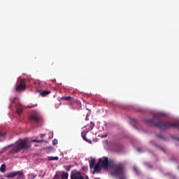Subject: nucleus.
I'll list each match as a JSON object with an SVG mask.
<instances>
[{"mask_svg":"<svg viewBox=\"0 0 179 179\" xmlns=\"http://www.w3.org/2000/svg\"><path fill=\"white\" fill-rule=\"evenodd\" d=\"M145 122L147 124L157 127L159 129H170V128H179V122H171L166 120H160V117L155 115L152 119L147 118L145 119Z\"/></svg>","mask_w":179,"mask_h":179,"instance_id":"obj_1","label":"nucleus"},{"mask_svg":"<svg viewBox=\"0 0 179 179\" xmlns=\"http://www.w3.org/2000/svg\"><path fill=\"white\" fill-rule=\"evenodd\" d=\"M30 148V145L27 143V141L20 139L17 141L11 150H10V155H15L19 153L21 150H27Z\"/></svg>","mask_w":179,"mask_h":179,"instance_id":"obj_2","label":"nucleus"},{"mask_svg":"<svg viewBox=\"0 0 179 179\" xmlns=\"http://www.w3.org/2000/svg\"><path fill=\"white\" fill-rule=\"evenodd\" d=\"M125 174V166L124 164L120 163L117 164H113V176L114 177H119V179H125L124 176Z\"/></svg>","mask_w":179,"mask_h":179,"instance_id":"obj_3","label":"nucleus"},{"mask_svg":"<svg viewBox=\"0 0 179 179\" xmlns=\"http://www.w3.org/2000/svg\"><path fill=\"white\" fill-rule=\"evenodd\" d=\"M111 160H108V157H103L99 159L98 164L101 165V167H103L104 170H108V166H110V163Z\"/></svg>","mask_w":179,"mask_h":179,"instance_id":"obj_4","label":"nucleus"},{"mask_svg":"<svg viewBox=\"0 0 179 179\" xmlns=\"http://www.w3.org/2000/svg\"><path fill=\"white\" fill-rule=\"evenodd\" d=\"M29 120L30 121H34V122L38 124V122L43 121V117L38 114H34L30 116Z\"/></svg>","mask_w":179,"mask_h":179,"instance_id":"obj_5","label":"nucleus"},{"mask_svg":"<svg viewBox=\"0 0 179 179\" xmlns=\"http://www.w3.org/2000/svg\"><path fill=\"white\" fill-rule=\"evenodd\" d=\"M17 176V178H23V172L22 171H15L11 172L7 175V178H13V177Z\"/></svg>","mask_w":179,"mask_h":179,"instance_id":"obj_6","label":"nucleus"},{"mask_svg":"<svg viewBox=\"0 0 179 179\" xmlns=\"http://www.w3.org/2000/svg\"><path fill=\"white\" fill-rule=\"evenodd\" d=\"M26 89V81L24 79H20V84L16 87L17 92H22Z\"/></svg>","mask_w":179,"mask_h":179,"instance_id":"obj_7","label":"nucleus"},{"mask_svg":"<svg viewBox=\"0 0 179 179\" xmlns=\"http://www.w3.org/2000/svg\"><path fill=\"white\" fill-rule=\"evenodd\" d=\"M71 179H85V178L82 176L80 172L74 171L71 174Z\"/></svg>","mask_w":179,"mask_h":179,"instance_id":"obj_8","label":"nucleus"},{"mask_svg":"<svg viewBox=\"0 0 179 179\" xmlns=\"http://www.w3.org/2000/svg\"><path fill=\"white\" fill-rule=\"evenodd\" d=\"M90 131V130L88 129V130H87V131H82V132H81V136H82L83 139L84 141H85V142H87L88 143H92V141L90 140V139H88L87 138H86V135L87 134V133H89Z\"/></svg>","mask_w":179,"mask_h":179,"instance_id":"obj_9","label":"nucleus"},{"mask_svg":"<svg viewBox=\"0 0 179 179\" xmlns=\"http://www.w3.org/2000/svg\"><path fill=\"white\" fill-rule=\"evenodd\" d=\"M123 149L124 147L121 145H113V150H115V152H117V153L122 152Z\"/></svg>","mask_w":179,"mask_h":179,"instance_id":"obj_10","label":"nucleus"},{"mask_svg":"<svg viewBox=\"0 0 179 179\" xmlns=\"http://www.w3.org/2000/svg\"><path fill=\"white\" fill-rule=\"evenodd\" d=\"M101 171V166L100 165V164L98 162L97 164H96L94 166V171H93V174H94V173H100Z\"/></svg>","mask_w":179,"mask_h":179,"instance_id":"obj_11","label":"nucleus"},{"mask_svg":"<svg viewBox=\"0 0 179 179\" xmlns=\"http://www.w3.org/2000/svg\"><path fill=\"white\" fill-rule=\"evenodd\" d=\"M65 101H69L70 104H72L74 101V99L72 96H63L62 98Z\"/></svg>","mask_w":179,"mask_h":179,"instance_id":"obj_12","label":"nucleus"},{"mask_svg":"<svg viewBox=\"0 0 179 179\" xmlns=\"http://www.w3.org/2000/svg\"><path fill=\"white\" fill-rule=\"evenodd\" d=\"M96 166V159L94 158H92L90 160V169H94V167Z\"/></svg>","mask_w":179,"mask_h":179,"instance_id":"obj_13","label":"nucleus"},{"mask_svg":"<svg viewBox=\"0 0 179 179\" xmlns=\"http://www.w3.org/2000/svg\"><path fill=\"white\" fill-rule=\"evenodd\" d=\"M50 93L51 92L48 90L43 91L41 92V96H42V97H45V96H48Z\"/></svg>","mask_w":179,"mask_h":179,"instance_id":"obj_14","label":"nucleus"},{"mask_svg":"<svg viewBox=\"0 0 179 179\" xmlns=\"http://www.w3.org/2000/svg\"><path fill=\"white\" fill-rule=\"evenodd\" d=\"M22 113H23V107H22V106H20L17 108V114H18V115H20Z\"/></svg>","mask_w":179,"mask_h":179,"instance_id":"obj_15","label":"nucleus"},{"mask_svg":"<svg viewBox=\"0 0 179 179\" xmlns=\"http://www.w3.org/2000/svg\"><path fill=\"white\" fill-rule=\"evenodd\" d=\"M0 171L1 173H5L6 171V165L5 164H2L0 168Z\"/></svg>","mask_w":179,"mask_h":179,"instance_id":"obj_16","label":"nucleus"},{"mask_svg":"<svg viewBox=\"0 0 179 179\" xmlns=\"http://www.w3.org/2000/svg\"><path fill=\"white\" fill-rule=\"evenodd\" d=\"M58 157H48V160H49V162L53 161V160H58Z\"/></svg>","mask_w":179,"mask_h":179,"instance_id":"obj_17","label":"nucleus"},{"mask_svg":"<svg viewBox=\"0 0 179 179\" xmlns=\"http://www.w3.org/2000/svg\"><path fill=\"white\" fill-rule=\"evenodd\" d=\"M62 179H68V173L63 172L62 174Z\"/></svg>","mask_w":179,"mask_h":179,"instance_id":"obj_18","label":"nucleus"},{"mask_svg":"<svg viewBox=\"0 0 179 179\" xmlns=\"http://www.w3.org/2000/svg\"><path fill=\"white\" fill-rule=\"evenodd\" d=\"M88 127H90V130L93 129V128H94V123L92 122H91L90 123V124L88 125Z\"/></svg>","mask_w":179,"mask_h":179,"instance_id":"obj_19","label":"nucleus"},{"mask_svg":"<svg viewBox=\"0 0 179 179\" xmlns=\"http://www.w3.org/2000/svg\"><path fill=\"white\" fill-rule=\"evenodd\" d=\"M32 142H36L37 143H43V142H44V140H36V139H34V140H32Z\"/></svg>","mask_w":179,"mask_h":179,"instance_id":"obj_20","label":"nucleus"},{"mask_svg":"<svg viewBox=\"0 0 179 179\" xmlns=\"http://www.w3.org/2000/svg\"><path fill=\"white\" fill-rule=\"evenodd\" d=\"M29 176L30 177L31 179H34V178H36V177H37V175H34L33 173H30L29 175Z\"/></svg>","mask_w":179,"mask_h":179,"instance_id":"obj_21","label":"nucleus"},{"mask_svg":"<svg viewBox=\"0 0 179 179\" xmlns=\"http://www.w3.org/2000/svg\"><path fill=\"white\" fill-rule=\"evenodd\" d=\"M57 143H58V140L54 139V140L52 141V145H57Z\"/></svg>","mask_w":179,"mask_h":179,"instance_id":"obj_22","label":"nucleus"},{"mask_svg":"<svg viewBox=\"0 0 179 179\" xmlns=\"http://www.w3.org/2000/svg\"><path fill=\"white\" fill-rule=\"evenodd\" d=\"M5 136V133L0 131V138Z\"/></svg>","mask_w":179,"mask_h":179,"instance_id":"obj_23","label":"nucleus"},{"mask_svg":"<svg viewBox=\"0 0 179 179\" xmlns=\"http://www.w3.org/2000/svg\"><path fill=\"white\" fill-rule=\"evenodd\" d=\"M132 122H134L135 125L138 124V121H136L135 119H131Z\"/></svg>","mask_w":179,"mask_h":179,"instance_id":"obj_24","label":"nucleus"},{"mask_svg":"<svg viewBox=\"0 0 179 179\" xmlns=\"http://www.w3.org/2000/svg\"><path fill=\"white\" fill-rule=\"evenodd\" d=\"M66 169L67 170V171H69V170H71V166H66Z\"/></svg>","mask_w":179,"mask_h":179,"instance_id":"obj_25","label":"nucleus"},{"mask_svg":"<svg viewBox=\"0 0 179 179\" xmlns=\"http://www.w3.org/2000/svg\"><path fill=\"white\" fill-rule=\"evenodd\" d=\"M137 150H138V152H139L141 153V152H142V148H137Z\"/></svg>","mask_w":179,"mask_h":179,"instance_id":"obj_26","label":"nucleus"},{"mask_svg":"<svg viewBox=\"0 0 179 179\" xmlns=\"http://www.w3.org/2000/svg\"><path fill=\"white\" fill-rule=\"evenodd\" d=\"M157 138H159V139H163V136H162L160 135H157Z\"/></svg>","mask_w":179,"mask_h":179,"instance_id":"obj_27","label":"nucleus"},{"mask_svg":"<svg viewBox=\"0 0 179 179\" xmlns=\"http://www.w3.org/2000/svg\"><path fill=\"white\" fill-rule=\"evenodd\" d=\"M160 149H161V150H162V152H166V149L165 148H161Z\"/></svg>","mask_w":179,"mask_h":179,"instance_id":"obj_28","label":"nucleus"},{"mask_svg":"<svg viewBox=\"0 0 179 179\" xmlns=\"http://www.w3.org/2000/svg\"><path fill=\"white\" fill-rule=\"evenodd\" d=\"M85 120H86V121H87V120H89V118L87 117V116H86Z\"/></svg>","mask_w":179,"mask_h":179,"instance_id":"obj_29","label":"nucleus"},{"mask_svg":"<svg viewBox=\"0 0 179 179\" xmlns=\"http://www.w3.org/2000/svg\"><path fill=\"white\" fill-rule=\"evenodd\" d=\"M42 136H45V134H41V138H42Z\"/></svg>","mask_w":179,"mask_h":179,"instance_id":"obj_30","label":"nucleus"},{"mask_svg":"<svg viewBox=\"0 0 179 179\" xmlns=\"http://www.w3.org/2000/svg\"><path fill=\"white\" fill-rule=\"evenodd\" d=\"M86 179H89V176H86Z\"/></svg>","mask_w":179,"mask_h":179,"instance_id":"obj_31","label":"nucleus"},{"mask_svg":"<svg viewBox=\"0 0 179 179\" xmlns=\"http://www.w3.org/2000/svg\"><path fill=\"white\" fill-rule=\"evenodd\" d=\"M29 108H33V106H29Z\"/></svg>","mask_w":179,"mask_h":179,"instance_id":"obj_32","label":"nucleus"},{"mask_svg":"<svg viewBox=\"0 0 179 179\" xmlns=\"http://www.w3.org/2000/svg\"><path fill=\"white\" fill-rule=\"evenodd\" d=\"M111 176H113V172H110Z\"/></svg>","mask_w":179,"mask_h":179,"instance_id":"obj_33","label":"nucleus"},{"mask_svg":"<svg viewBox=\"0 0 179 179\" xmlns=\"http://www.w3.org/2000/svg\"><path fill=\"white\" fill-rule=\"evenodd\" d=\"M135 171H136V168H134Z\"/></svg>","mask_w":179,"mask_h":179,"instance_id":"obj_34","label":"nucleus"},{"mask_svg":"<svg viewBox=\"0 0 179 179\" xmlns=\"http://www.w3.org/2000/svg\"><path fill=\"white\" fill-rule=\"evenodd\" d=\"M87 126H85L84 128H86Z\"/></svg>","mask_w":179,"mask_h":179,"instance_id":"obj_35","label":"nucleus"},{"mask_svg":"<svg viewBox=\"0 0 179 179\" xmlns=\"http://www.w3.org/2000/svg\"><path fill=\"white\" fill-rule=\"evenodd\" d=\"M178 141H179V139H178Z\"/></svg>","mask_w":179,"mask_h":179,"instance_id":"obj_36","label":"nucleus"}]
</instances>
